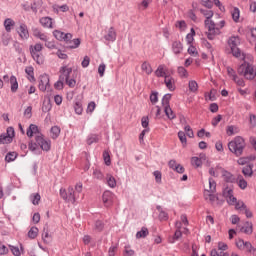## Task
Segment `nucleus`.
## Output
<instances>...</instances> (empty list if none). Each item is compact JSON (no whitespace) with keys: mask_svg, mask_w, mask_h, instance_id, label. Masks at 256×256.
<instances>
[{"mask_svg":"<svg viewBox=\"0 0 256 256\" xmlns=\"http://www.w3.org/2000/svg\"><path fill=\"white\" fill-rule=\"evenodd\" d=\"M227 43L233 57L244 61V63L238 67L239 75H243L245 79H255L256 72L253 69V66L250 63H247V59L248 61H253V56L245 55V53L241 52V49H239L241 38L239 36H232L228 39Z\"/></svg>","mask_w":256,"mask_h":256,"instance_id":"f257e3e1","label":"nucleus"},{"mask_svg":"<svg viewBox=\"0 0 256 256\" xmlns=\"http://www.w3.org/2000/svg\"><path fill=\"white\" fill-rule=\"evenodd\" d=\"M36 37L40 41H44L45 46L48 47V49H55V42L53 41V37L57 39L58 41H63L66 43V46L69 47V49H77L79 45H81V40L79 38H73V34L71 33H56V34H45V33H38L36 34Z\"/></svg>","mask_w":256,"mask_h":256,"instance_id":"f03ea898","label":"nucleus"},{"mask_svg":"<svg viewBox=\"0 0 256 256\" xmlns=\"http://www.w3.org/2000/svg\"><path fill=\"white\" fill-rule=\"evenodd\" d=\"M174 73L175 72L173 71V69L162 64L157 67V69L154 72V75L156 77L164 78V84L166 85V88L168 89V91H175V89H177V86H176L177 81L173 78Z\"/></svg>","mask_w":256,"mask_h":256,"instance_id":"7ed1b4c3","label":"nucleus"},{"mask_svg":"<svg viewBox=\"0 0 256 256\" xmlns=\"http://www.w3.org/2000/svg\"><path fill=\"white\" fill-rule=\"evenodd\" d=\"M27 137H33L35 135V141L39 145L42 151H51V140H46L43 134L39 132V127L35 124H31L26 132Z\"/></svg>","mask_w":256,"mask_h":256,"instance_id":"20e7f679","label":"nucleus"},{"mask_svg":"<svg viewBox=\"0 0 256 256\" xmlns=\"http://www.w3.org/2000/svg\"><path fill=\"white\" fill-rule=\"evenodd\" d=\"M200 13H202L203 16H205V21H204V25L205 28L211 33H215L217 31H220L221 29H223V27H225V20H221L218 23H215L213 20V15H215V13L213 12V10L211 9H200Z\"/></svg>","mask_w":256,"mask_h":256,"instance_id":"39448f33","label":"nucleus"},{"mask_svg":"<svg viewBox=\"0 0 256 256\" xmlns=\"http://www.w3.org/2000/svg\"><path fill=\"white\" fill-rule=\"evenodd\" d=\"M245 147V139H243V137L241 136L235 137L232 141L228 143L229 151H231V153H234L236 157H241V155H243Z\"/></svg>","mask_w":256,"mask_h":256,"instance_id":"423d86ee","label":"nucleus"},{"mask_svg":"<svg viewBox=\"0 0 256 256\" xmlns=\"http://www.w3.org/2000/svg\"><path fill=\"white\" fill-rule=\"evenodd\" d=\"M43 45L37 43L34 46H30V53L32 59L36 61L38 65H43L45 63V56H43Z\"/></svg>","mask_w":256,"mask_h":256,"instance_id":"0eeeda50","label":"nucleus"},{"mask_svg":"<svg viewBox=\"0 0 256 256\" xmlns=\"http://www.w3.org/2000/svg\"><path fill=\"white\" fill-rule=\"evenodd\" d=\"M60 197L66 201L67 203H75L79 196L75 193V189L72 186L68 187V189H60Z\"/></svg>","mask_w":256,"mask_h":256,"instance_id":"6e6552de","label":"nucleus"},{"mask_svg":"<svg viewBox=\"0 0 256 256\" xmlns=\"http://www.w3.org/2000/svg\"><path fill=\"white\" fill-rule=\"evenodd\" d=\"M223 197L226 199L229 205H235V203H237V198L235 197L233 188L231 187H226L223 190Z\"/></svg>","mask_w":256,"mask_h":256,"instance_id":"1a4fd4ad","label":"nucleus"},{"mask_svg":"<svg viewBox=\"0 0 256 256\" xmlns=\"http://www.w3.org/2000/svg\"><path fill=\"white\" fill-rule=\"evenodd\" d=\"M51 87V84L49 83V75L47 74H42L40 76L39 84H38V89L40 91H49Z\"/></svg>","mask_w":256,"mask_h":256,"instance_id":"9d476101","label":"nucleus"},{"mask_svg":"<svg viewBox=\"0 0 256 256\" xmlns=\"http://www.w3.org/2000/svg\"><path fill=\"white\" fill-rule=\"evenodd\" d=\"M102 201L105 207H111V205H113V201H115V194L111 191H105L102 195Z\"/></svg>","mask_w":256,"mask_h":256,"instance_id":"9b49d317","label":"nucleus"},{"mask_svg":"<svg viewBox=\"0 0 256 256\" xmlns=\"http://www.w3.org/2000/svg\"><path fill=\"white\" fill-rule=\"evenodd\" d=\"M236 247L240 249V251H248V253L253 251V246L251 243L245 242L243 239L236 240Z\"/></svg>","mask_w":256,"mask_h":256,"instance_id":"f8f14e48","label":"nucleus"},{"mask_svg":"<svg viewBox=\"0 0 256 256\" xmlns=\"http://www.w3.org/2000/svg\"><path fill=\"white\" fill-rule=\"evenodd\" d=\"M168 167L170 169H172L173 171H176V173H180V174L185 173V167H183V165L177 163V161H175V160H170L168 162Z\"/></svg>","mask_w":256,"mask_h":256,"instance_id":"ddd939ff","label":"nucleus"},{"mask_svg":"<svg viewBox=\"0 0 256 256\" xmlns=\"http://www.w3.org/2000/svg\"><path fill=\"white\" fill-rule=\"evenodd\" d=\"M71 73H73V68L69 66H64L60 68V79H63L64 81L67 79H70Z\"/></svg>","mask_w":256,"mask_h":256,"instance_id":"4468645a","label":"nucleus"},{"mask_svg":"<svg viewBox=\"0 0 256 256\" xmlns=\"http://www.w3.org/2000/svg\"><path fill=\"white\" fill-rule=\"evenodd\" d=\"M183 233H189V229H187L186 227H182L181 222H176V231L174 237L176 239H181V235H183Z\"/></svg>","mask_w":256,"mask_h":256,"instance_id":"2eb2a0df","label":"nucleus"},{"mask_svg":"<svg viewBox=\"0 0 256 256\" xmlns=\"http://www.w3.org/2000/svg\"><path fill=\"white\" fill-rule=\"evenodd\" d=\"M52 11L57 15H59V13H67V11H69V6L67 4H64V5L53 4Z\"/></svg>","mask_w":256,"mask_h":256,"instance_id":"dca6fc26","label":"nucleus"},{"mask_svg":"<svg viewBox=\"0 0 256 256\" xmlns=\"http://www.w3.org/2000/svg\"><path fill=\"white\" fill-rule=\"evenodd\" d=\"M40 24L42 25V27H45L46 29H53V18L51 17H42L40 19Z\"/></svg>","mask_w":256,"mask_h":256,"instance_id":"f3484780","label":"nucleus"},{"mask_svg":"<svg viewBox=\"0 0 256 256\" xmlns=\"http://www.w3.org/2000/svg\"><path fill=\"white\" fill-rule=\"evenodd\" d=\"M217 191V183L213 178H209L208 186L205 187L204 193H215Z\"/></svg>","mask_w":256,"mask_h":256,"instance_id":"a211bd4d","label":"nucleus"},{"mask_svg":"<svg viewBox=\"0 0 256 256\" xmlns=\"http://www.w3.org/2000/svg\"><path fill=\"white\" fill-rule=\"evenodd\" d=\"M25 73L27 75V79L31 81V83H34L35 81V69L33 66H27L25 68Z\"/></svg>","mask_w":256,"mask_h":256,"instance_id":"6ab92c4d","label":"nucleus"},{"mask_svg":"<svg viewBox=\"0 0 256 256\" xmlns=\"http://www.w3.org/2000/svg\"><path fill=\"white\" fill-rule=\"evenodd\" d=\"M224 170L221 166L212 167L209 169V174L212 177H219V175H223Z\"/></svg>","mask_w":256,"mask_h":256,"instance_id":"aec40b11","label":"nucleus"},{"mask_svg":"<svg viewBox=\"0 0 256 256\" xmlns=\"http://www.w3.org/2000/svg\"><path fill=\"white\" fill-rule=\"evenodd\" d=\"M172 51L175 55H179L183 52V44L179 41H175L172 44Z\"/></svg>","mask_w":256,"mask_h":256,"instance_id":"412c9836","label":"nucleus"},{"mask_svg":"<svg viewBox=\"0 0 256 256\" xmlns=\"http://www.w3.org/2000/svg\"><path fill=\"white\" fill-rule=\"evenodd\" d=\"M106 183L111 189H115L117 187V180L111 174L106 175Z\"/></svg>","mask_w":256,"mask_h":256,"instance_id":"4be33fe9","label":"nucleus"},{"mask_svg":"<svg viewBox=\"0 0 256 256\" xmlns=\"http://www.w3.org/2000/svg\"><path fill=\"white\" fill-rule=\"evenodd\" d=\"M222 177L227 183H235V176H233V174H231L227 170H223Z\"/></svg>","mask_w":256,"mask_h":256,"instance_id":"5701e85b","label":"nucleus"},{"mask_svg":"<svg viewBox=\"0 0 256 256\" xmlns=\"http://www.w3.org/2000/svg\"><path fill=\"white\" fill-rule=\"evenodd\" d=\"M4 27L5 30L7 31V33H11V30L13 29V27H15V22L13 19L11 18H7L4 20Z\"/></svg>","mask_w":256,"mask_h":256,"instance_id":"b1692460","label":"nucleus"},{"mask_svg":"<svg viewBox=\"0 0 256 256\" xmlns=\"http://www.w3.org/2000/svg\"><path fill=\"white\" fill-rule=\"evenodd\" d=\"M188 89L190 93H197L199 91V84L195 80H189Z\"/></svg>","mask_w":256,"mask_h":256,"instance_id":"393cba45","label":"nucleus"},{"mask_svg":"<svg viewBox=\"0 0 256 256\" xmlns=\"http://www.w3.org/2000/svg\"><path fill=\"white\" fill-rule=\"evenodd\" d=\"M10 85L12 93H17V89H19V82H17V77H10Z\"/></svg>","mask_w":256,"mask_h":256,"instance_id":"a878e982","label":"nucleus"},{"mask_svg":"<svg viewBox=\"0 0 256 256\" xmlns=\"http://www.w3.org/2000/svg\"><path fill=\"white\" fill-rule=\"evenodd\" d=\"M177 73H178L179 77H181V79H188L189 78V72L183 66H179L177 68Z\"/></svg>","mask_w":256,"mask_h":256,"instance_id":"bb28decb","label":"nucleus"},{"mask_svg":"<svg viewBox=\"0 0 256 256\" xmlns=\"http://www.w3.org/2000/svg\"><path fill=\"white\" fill-rule=\"evenodd\" d=\"M141 70L146 73V75H151V73H153V68L149 62H143L141 65Z\"/></svg>","mask_w":256,"mask_h":256,"instance_id":"cd10ccee","label":"nucleus"},{"mask_svg":"<svg viewBox=\"0 0 256 256\" xmlns=\"http://www.w3.org/2000/svg\"><path fill=\"white\" fill-rule=\"evenodd\" d=\"M147 235H149V229L142 227L141 230L136 233V239H145Z\"/></svg>","mask_w":256,"mask_h":256,"instance_id":"c85d7f7f","label":"nucleus"},{"mask_svg":"<svg viewBox=\"0 0 256 256\" xmlns=\"http://www.w3.org/2000/svg\"><path fill=\"white\" fill-rule=\"evenodd\" d=\"M59 135H61V128H59L58 126H53L50 130V137L52 139H57Z\"/></svg>","mask_w":256,"mask_h":256,"instance_id":"c756f323","label":"nucleus"},{"mask_svg":"<svg viewBox=\"0 0 256 256\" xmlns=\"http://www.w3.org/2000/svg\"><path fill=\"white\" fill-rule=\"evenodd\" d=\"M39 235V228L33 226L28 231V237L29 239H37V236Z\"/></svg>","mask_w":256,"mask_h":256,"instance_id":"7c9ffc66","label":"nucleus"},{"mask_svg":"<svg viewBox=\"0 0 256 256\" xmlns=\"http://www.w3.org/2000/svg\"><path fill=\"white\" fill-rule=\"evenodd\" d=\"M232 19L235 23H239V17H241V11L239 8L235 7L231 11Z\"/></svg>","mask_w":256,"mask_h":256,"instance_id":"2f4dec72","label":"nucleus"},{"mask_svg":"<svg viewBox=\"0 0 256 256\" xmlns=\"http://www.w3.org/2000/svg\"><path fill=\"white\" fill-rule=\"evenodd\" d=\"M213 193L214 192H204L205 200L210 201V203H215V201H217V196Z\"/></svg>","mask_w":256,"mask_h":256,"instance_id":"473e14b6","label":"nucleus"},{"mask_svg":"<svg viewBox=\"0 0 256 256\" xmlns=\"http://www.w3.org/2000/svg\"><path fill=\"white\" fill-rule=\"evenodd\" d=\"M237 185L240 189H247V181L245 178H243V176H238Z\"/></svg>","mask_w":256,"mask_h":256,"instance_id":"72a5a7b5","label":"nucleus"},{"mask_svg":"<svg viewBox=\"0 0 256 256\" xmlns=\"http://www.w3.org/2000/svg\"><path fill=\"white\" fill-rule=\"evenodd\" d=\"M11 141H13V138H11V136H7V134L0 135V145L11 143Z\"/></svg>","mask_w":256,"mask_h":256,"instance_id":"f704fd0d","label":"nucleus"},{"mask_svg":"<svg viewBox=\"0 0 256 256\" xmlns=\"http://www.w3.org/2000/svg\"><path fill=\"white\" fill-rule=\"evenodd\" d=\"M242 233H246L247 235H251L253 233V226L247 222L241 229Z\"/></svg>","mask_w":256,"mask_h":256,"instance_id":"c9c22d12","label":"nucleus"},{"mask_svg":"<svg viewBox=\"0 0 256 256\" xmlns=\"http://www.w3.org/2000/svg\"><path fill=\"white\" fill-rule=\"evenodd\" d=\"M93 179H97L98 181H103V178L105 177L103 175V172L101 170L95 169L92 174Z\"/></svg>","mask_w":256,"mask_h":256,"instance_id":"e433bc0d","label":"nucleus"},{"mask_svg":"<svg viewBox=\"0 0 256 256\" xmlns=\"http://www.w3.org/2000/svg\"><path fill=\"white\" fill-rule=\"evenodd\" d=\"M255 160V157H241L238 159L237 163L238 165H247L249 161Z\"/></svg>","mask_w":256,"mask_h":256,"instance_id":"4c0bfd02","label":"nucleus"},{"mask_svg":"<svg viewBox=\"0 0 256 256\" xmlns=\"http://www.w3.org/2000/svg\"><path fill=\"white\" fill-rule=\"evenodd\" d=\"M164 112L168 119H175V112L171 109V106H167L164 108Z\"/></svg>","mask_w":256,"mask_h":256,"instance_id":"58836bf2","label":"nucleus"},{"mask_svg":"<svg viewBox=\"0 0 256 256\" xmlns=\"http://www.w3.org/2000/svg\"><path fill=\"white\" fill-rule=\"evenodd\" d=\"M191 165L193 167H201V165H203V161L199 157H192L191 158Z\"/></svg>","mask_w":256,"mask_h":256,"instance_id":"ea45409f","label":"nucleus"},{"mask_svg":"<svg viewBox=\"0 0 256 256\" xmlns=\"http://www.w3.org/2000/svg\"><path fill=\"white\" fill-rule=\"evenodd\" d=\"M178 139H180L183 147L187 146V136L185 135V132L179 131L178 132Z\"/></svg>","mask_w":256,"mask_h":256,"instance_id":"a19ab883","label":"nucleus"},{"mask_svg":"<svg viewBox=\"0 0 256 256\" xmlns=\"http://www.w3.org/2000/svg\"><path fill=\"white\" fill-rule=\"evenodd\" d=\"M242 173L245 177H251L253 175V167L251 165L244 167Z\"/></svg>","mask_w":256,"mask_h":256,"instance_id":"79ce46f5","label":"nucleus"},{"mask_svg":"<svg viewBox=\"0 0 256 256\" xmlns=\"http://www.w3.org/2000/svg\"><path fill=\"white\" fill-rule=\"evenodd\" d=\"M234 205L237 211H245V209L247 208L245 203L243 201H237V198H236V203Z\"/></svg>","mask_w":256,"mask_h":256,"instance_id":"37998d69","label":"nucleus"},{"mask_svg":"<svg viewBox=\"0 0 256 256\" xmlns=\"http://www.w3.org/2000/svg\"><path fill=\"white\" fill-rule=\"evenodd\" d=\"M15 159H17L16 152H9L5 157V161H7V163H11V161H15Z\"/></svg>","mask_w":256,"mask_h":256,"instance_id":"c03bdc74","label":"nucleus"},{"mask_svg":"<svg viewBox=\"0 0 256 256\" xmlns=\"http://www.w3.org/2000/svg\"><path fill=\"white\" fill-rule=\"evenodd\" d=\"M210 256H229L227 252H220L218 249H212L210 251Z\"/></svg>","mask_w":256,"mask_h":256,"instance_id":"a18cd8bd","label":"nucleus"},{"mask_svg":"<svg viewBox=\"0 0 256 256\" xmlns=\"http://www.w3.org/2000/svg\"><path fill=\"white\" fill-rule=\"evenodd\" d=\"M30 199L34 205H39V201H41V195H39V193L32 194Z\"/></svg>","mask_w":256,"mask_h":256,"instance_id":"49530a36","label":"nucleus"},{"mask_svg":"<svg viewBox=\"0 0 256 256\" xmlns=\"http://www.w3.org/2000/svg\"><path fill=\"white\" fill-rule=\"evenodd\" d=\"M176 27L179 31L183 32L187 29V23L184 20L176 22Z\"/></svg>","mask_w":256,"mask_h":256,"instance_id":"de8ad7c7","label":"nucleus"},{"mask_svg":"<svg viewBox=\"0 0 256 256\" xmlns=\"http://www.w3.org/2000/svg\"><path fill=\"white\" fill-rule=\"evenodd\" d=\"M74 111L77 115H81L83 113V105L81 102H76L74 105Z\"/></svg>","mask_w":256,"mask_h":256,"instance_id":"09e8293b","label":"nucleus"},{"mask_svg":"<svg viewBox=\"0 0 256 256\" xmlns=\"http://www.w3.org/2000/svg\"><path fill=\"white\" fill-rule=\"evenodd\" d=\"M188 53H189V55H192V57H198L199 56V52L197 51V48L193 45L189 46Z\"/></svg>","mask_w":256,"mask_h":256,"instance_id":"8fccbe9b","label":"nucleus"},{"mask_svg":"<svg viewBox=\"0 0 256 256\" xmlns=\"http://www.w3.org/2000/svg\"><path fill=\"white\" fill-rule=\"evenodd\" d=\"M169 101H171V94L164 95V97L162 98V105L164 108L169 107Z\"/></svg>","mask_w":256,"mask_h":256,"instance_id":"3c124183","label":"nucleus"},{"mask_svg":"<svg viewBox=\"0 0 256 256\" xmlns=\"http://www.w3.org/2000/svg\"><path fill=\"white\" fill-rule=\"evenodd\" d=\"M42 239L44 241V243H51V235L49 234V231H43L42 233Z\"/></svg>","mask_w":256,"mask_h":256,"instance_id":"603ef678","label":"nucleus"},{"mask_svg":"<svg viewBox=\"0 0 256 256\" xmlns=\"http://www.w3.org/2000/svg\"><path fill=\"white\" fill-rule=\"evenodd\" d=\"M227 249H229V246L227 245V243L225 242H218V251L225 253V251H227Z\"/></svg>","mask_w":256,"mask_h":256,"instance_id":"864d4df0","label":"nucleus"},{"mask_svg":"<svg viewBox=\"0 0 256 256\" xmlns=\"http://www.w3.org/2000/svg\"><path fill=\"white\" fill-rule=\"evenodd\" d=\"M227 73L228 76L231 77V79H233V81H237V74L235 73V70L231 67H227Z\"/></svg>","mask_w":256,"mask_h":256,"instance_id":"5fc2aeb1","label":"nucleus"},{"mask_svg":"<svg viewBox=\"0 0 256 256\" xmlns=\"http://www.w3.org/2000/svg\"><path fill=\"white\" fill-rule=\"evenodd\" d=\"M29 33V30L27 29V24L20 22L19 27L17 28V32L19 33Z\"/></svg>","mask_w":256,"mask_h":256,"instance_id":"6e6d98bb","label":"nucleus"},{"mask_svg":"<svg viewBox=\"0 0 256 256\" xmlns=\"http://www.w3.org/2000/svg\"><path fill=\"white\" fill-rule=\"evenodd\" d=\"M103 159H104L105 165L107 166L111 165V156L109 155L108 151L103 152Z\"/></svg>","mask_w":256,"mask_h":256,"instance_id":"4d7b16f0","label":"nucleus"},{"mask_svg":"<svg viewBox=\"0 0 256 256\" xmlns=\"http://www.w3.org/2000/svg\"><path fill=\"white\" fill-rule=\"evenodd\" d=\"M200 3L207 9H213V2L211 0H200Z\"/></svg>","mask_w":256,"mask_h":256,"instance_id":"13d9d810","label":"nucleus"},{"mask_svg":"<svg viewBox=\"0 0 256 256\" xmlns=\"http://www.w3.org/2000/svg\"><path fill=\"white\" fill-rule=\"evenodd\" d=\"M99 141V137L97 135H91L88 139H87V144L88 145H93V143H97Z\"/></svg>","mask_w":256,"mask_h":256,"instance_id":"bf43d9fd","label":"nucleus"},{"mask_svg":"<svg viewBox=\"0 0 256 256\" xmlns=\"http://www.w3.org/2000/svg\"><path fill=\"white\" fill-rule=\"evenodd\" d=\"M135 255V251L131 249V247L126 246L124 249V256H133Z\"/></svg>","mask_w":256,"mask_h":256,"instance_id":"052dcab7","label":"nucleus"},{"mask_svg":"<svg viewBox=\"0 0 256 256\" xmlns=\"http://www.w3.org/2000/svg\"><path fill=\"white\" fill-rule=\"evenodd\" d=\"M104 39L106 41H115V39H117V36L115 33H108V34L104 35Z\"/></svg>","mask_w":256,"mask_h":256,"instance_id":"680f3d73","label":"nucleus"},{"mask_svg":"<svg viewBox=\"0 0 256 256\" xmlns=\"http://www.w3.org/2000/svg\"><path fill=\"white\" fill-rule=\"evenodd\" d=\"M226 133L229 136L235 135V133H237V128H235L234 126H228L226 129Z\"/></svg>","mask_w":256,"mask_h":256,"instance_id":"e2e57ef3","label":"nucleus"},{"mask_svg":"<svg viewBox=\"0 0 256 256\" xmlns=\"http://www.w3.org/2000/svg\"><path fill=\"white\" fill-rule=\"evenodd\" d=\"M153 175L155 177V181L156 183H161V179H162V174H161V171H154L153 172Z\"/></svg>","mask_w":256,"mask_h":256,"instance_id":"0e129e2a","label":"nucleus"},{"mask_svg":"<svg viewBox=\"0 0 256 256\" xmlns=\"http://www.w3.org/2000/svg\"><path fill=\"white\" fill-rule=\"evenodd\" d=\"M63 79L59 78V80L54 84L55 89H57L58 91H61V89H63Z\"/></svg>","mask_w":256,"mask_h":256,"instance_id":"69168bd1","label":"nucleus"},{"mask_svg":"<svg viewBox=\"0 0 256 256\" xmlns=\"http://www.w3.org/2000/svg\"><path fill=\"white\" fill-rule=\"evenodd\" d=\"M105 69H107V66L105 64H100L98 67V73L100 77H103L105 75Z\"/></svg>","mask_w":256,"mask_h":256,"instance_id":"338daca9","label":"nucleus"},{"mask_svg":"<svg viewBox=\"0 0 256 256\" xmlns=\"http://www.w3.org/2000/svg\"><path fill=\"white\" fill-rule=\"evenodd\" d=\"M117 253V246H111L108 251V256H115Z\"/></svg>","mask_w":256,"mask_h":256,"instance_id":"774afa93","label":"nucleus"}]
</instances>
